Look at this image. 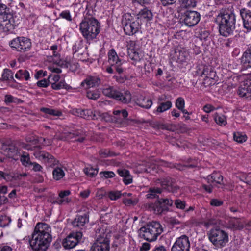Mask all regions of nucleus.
Instances as JSON below:
<instances>
[{"mask_svg":"<svg viewBox=\"0 0 251 251\" xmlns=\"http://www.w3.org/2000/svg\"><path fill=\"white\" fill-rule=\"evenodd\" d=\"M219 33L224 37L233 34L236 29V15L233 6H225L218 12L214 20Z\"/></svg>","mask_w":251,"mask_h":251,"instance_id":"obj_1","label":"nucleus"},{"mask_svg":"<svg viewBox=\"0 0 251 251\" xmlns=\"http://www.w3.org/2000/svg\"><path fill=\"white\" fill-rule=\"evenodd\" d=\"M29 243L32 251H46L52 240L50 227L47 224L38 223L36 225Z\"/></svg>","mask_w":251,"mask_h":251,"instance_id":"obj_2","label":"nucleus"},{"mask_svg":"<svg viewBox=\"0 0 251 251\" xmlns=\"http://www.w3.org/2000/svg\"><path fill=\"white\" fill-rule=\"evenodd\" d=\"M80 30L87 41L96 38L100 32V24L93 17H85L80 24Z\"/></svg>","mask_w":251,"mask_h":251,"instance_id":"obj_3","label":"nucleus"},{"mask_svg":"<svg viewBox=\"0 0 251 251\" xmlns=\"http://www.w3.org/2000/svg\"><path fill=\"white\" fill-rule=\"evenodd\" d=\"M163 232L160 224L156 221H152L142 226L138 230L139 236L149 242L154 241Z\"/></svg>","mask_w":251,"mask_h":251,"instance_id":"obj_4","label":"nucleus"},{"mask_svg":"<svg viewBox=\"0 0 251 251\" xmlns=\"http://www.w3.org/2000/svg\"><path fill=\"white\" fill-rule=\"evenodd\" d=\"M207 235L210 241L217 248L226 246L229 241L228 233L218 227L211 229Z\"/></svg>","mask_w":251,"mask_h":251,"instance_id":"obj_5","label":"nucleus"},{"mask_svg":"<svg viewBox=\"0 0 251 251\" xmlns=\"http://www.w3.org/2000/svg\"><path fill=\"white\" fill-rule=\"evenodd\" d=\"M173 201L168 198H160L156 200L154 203H147L145 207L150 210L153 211L156 214H165L169 211V207L173 206Z\"/></svg>","mask_w":251,"mask_h":251,"instance_id":"obj_6","label":"nucleus"},{"mask_svg":"<svg viewBox=\"0 0 251 251\" xmlns=\"http://www.w3.org/2000/svg\"><path fill=\"white\" fill-rule=\"evenodd\" d=\"M12 15L9 8L0 2V28L4 31H9L14 29Z\"/></svg>","mask_w":251,"mask_h":251,"instance_id":"obj_7","label":"nucleus"},{"mask_svg":"<svg viewBox=\"0 0 251 251\" xmlns=\"http://www.w3.org/2000/svg\"><path fill=\"white\" fill-rule=\"evenodd\" d=\"M108 56L109 66L106 68V72L109 74H113L115 70L119 74L123 73L124 71V61L119 58L114 49H112L109 51Z\"/></svg>","mask_w":251,"mask_h":251,"instance_id":"obj_8","label":"nucleus"},{"mask_svg":"<svg viewBox=\"0 0 251 251\" xmlns=\"http://www.w3.org/2000/svg\"><path fill=\"white\" fill-rule=\"evenodd\" d=\"M122 22L124 30L126 35H132L135 34L141 27L139 20H133L131 15L128 13L123 16Z\"/></svg>","mask_w":251,"mask_h":251,"instance_id":"obj_9","label":"nucleus"},{"mask_svg":"<svg viewBox=\"0 0 251 251\" xmlns=\"http://www.w3.org/2000/svg\"><path fill=\"white\" fill-rule=\"evenodd\" d=\"M102 93L105 96L119 100L123 103H128L131 100V95L129 91H126L123 94L111 86L103 88Z\"/></svg>","mask_w":251,"mask_h":251,"instance_id":"obj_10","label":"nucleus"},{"mask_svg":"<svg viewBox=\"0 0 251 251\" xmlns=\"http://www.w3.org/2000/svg\"><path fill=\"white\" fill-rule=\"evenodd\" d=\"M9 45L13 50L20 52L28 51L32 47L31 40L23 36L14 38L9 42Z\"/></svg>","mask_w":251,"mask_h":251,"instance_id":"obj_11","label":"nucleus"},{"mask_svg":"<svg viewBox=\"0 0 251 251\" xmlns=\"http://www.w3.org/2000/svg\"><path fill=\"white\" fill-rule=\"evenodd\" d=\"M181 19L185 25L188 27H193L199 22L201 15L196 11L186 10L181 13Z\"/></svg>","mask_w":251,"mask_h":251,"instance_id":"obj_12","label":"nucleus"},{"mask_svg":"<svg viewBox=\"0 0 251 251\" xmlns=\"http://www.w3.org/2000/svg\"><path fill=\"white\" fill-rule=\"evenodd\" d=\"M86 132L83 130L64 128V139L65 138V140H68L74 138V141L83 143L86 140Z\"/></svg>","mask_w":251,"mask_h":251,"instance_id":"obj_13","label":"nucleus"},{"mask_svg":"<svg viewBox=\"0 0 251 251\" xmlns=\"http://www.w3.org/2000/svg\"><path fill=\"white\" fill-rule=\"evenodd\" d=\"M34 155L45 163L48 167H53L57 164L58 161L56 160L54 156L45 151H35Z\"/></svg>","mask_w":251,"mask_h":251,"instance_id":"obj_14","label":"nucleus"},{"mask_svg":"<svg viewBox=\"0 0 251 251\" xmlns=\"http://www.w3.org/2000/svg\"><path fill=\"white\" fill-rule=\"evenodd\" d=\"M190 248L189 237L183 235L176 239L171 248V251H189Z\"/></svg>","mask_w":251,"mask_h":251,"instance_id":"obj_15","label":"nucleus"},{"mask_svg":"<svg viewBox=\"0 0 251 251\" xmlns=\"http://www.w3.org/2000/svg\"><path fill=\"white\" fill-rule=\"evenodd\" d=\"M82 237L81 232L71 233L65 239H64V249H71L75 247L80 241Z\"/></svg>","mask_w":251,"mask_h":251,"instance_id":"obj_16","label":"nucleus"},{"mask_svg":"<svg viewBox=\"0 0 251 251\" xmlns=\"http://www.w3.org/2000/svg\"><path fill=\"white\" fill-rule=\"evenodd\" d=\"M105 229L99 226L96 229L97 240L94 244L103 245L107 244L110 247V239L111 235L104 232Z\"/></svg>","mask_w":251,"mask_h":251,"instance_id":"obj_17","label":"nucleus"},{"mask_svg":"<svg viewBox=\"0 0 251 251\" xmlns=\"http://www.w3.org/2000/svg\"><path fill=\"white\" fill-rule=\"evenodd\" d=\"M72 113L87 120L97 119L98 115H99V112L91 109H75L72 110Z\"/></svg>","mask_w":251,"mask_h":251,"instance_id":"obj_18","label":"nucleus"},{"mask_svg":"<svg viewBox=\"0 0 251 251\" xmlns=\"http://www.w3.org/2000/svg\"><path fill=\"white\" fill-rule=\"evenodd\" d=\"M189 53L186 50L180 47H178L175 49L173 55V59L180 63L185 62L188 59Z\"/></svg>","mask_w":251,"mask_h":251,"instance_id":"obj_19","label":"nucleus"},{"mask_svg":"<svg viewBox=\"0 0 251 251\" xmlns=\"http://www.w3.org/2000/svg\"><path fill=\"white\" fill-rule=\"evenodd\" d=\"M160 184L163 189L173 193L176 192L179 189V187L175 183L174 180L171 177L162 179Z\"/></svg>","mask_w":251,"mask_h":251,"instance_id":"obj_20","label":"nucleus"},{"mask_svg":"<svg viewBox=\"0 0 251 251\" xmlns=\"http://www.w3.org/2000/svg\"><path fill=\"white\" fill-rule=\"evenodd\" d=\"M240 15L243 20V26L248 30H251V11L246 8L240 10Z\"/></svg>","mask_w":251,"mask_h":251,"instance_id":"obj_21","label":"nucleus"},{"mask_svg":"<svg viewBox=\"0 0 251 251\" xmlns=\"http://www.w3.org/2000/svg\"><path fill=\"white\" fill-rule=\"evenodd\" d=\"M238 94L241 97L248 98L251 97V79L247 80L240 85Z\"/></svg>","mask_w":251,"mask_h":251,"instance_id":"obj_22","label":"nucleus"},{"mask_svg":"<svg viewBox=\"0 0 251 251\" xmlns=\"http://www.w3.org/2000/svg\"><path fill=\"white\" fill-rule=\"evenodd\" d=\"M89 222V216L87 214L82 215H77L72 222L74 227L82 228Z\"/></svg>","mask_w":251,"mask_h":251,"instance_id":"obj_23","label":"nucleus"},{"mask_svg":"<svg viewBox=\"0 0 251 251\" xmlns=\"http://www.w3.org/2000/svg\"><path fill=\"white\" fill-rule=\"evenodd\" d=\"M202 74L205 76L204 78V84L207 83L206 81L208 80H212V82H210L209 84H214V79L216 76V73L211 68H204Z\"/></svg>","mask_w":251,"mask_h":251,"instance_id":"obj_24","label":"nucleus"},{"mask_svg":"<svg viewBox=\"0 0 251 251\" xmlns=\"http://www.w3.org/2000/svg\"><path fill=\"white\" fill-rule=\"evenodd\" d=\"M100 83V78L94 77L89 76L86 78L83 82H81V85L84 87L85 84L86 85V89L90 87H93L98 86Z\"/></svg>","mask_w":251,"mask_h":251,"instance_id":"obj_25","label":"nucleus"},{"mask_svg":"<svg viewBox=\"0 0 251 251\" xmlns=\"http://www.w3.org/2000/svg\"><path fill=\"white\" fill-rule=\"evenodd\" d=\"M117 173L121 177H123V181L125 184L128 185L132 182V177L128 170L119 169L117 170Z\"/></svg>","mask_w":251,"mask_h":251,"instance_id":"obj_26","label":"nucleus"},{"mask_svg":"<svg viewBox=\"0 0 251 251\" xmlns=\"http://www.w3.org/2000/svg\"><path fill=\"white\" fill-rule=\"evenodd\" d=\"M162 192V189L158 187H151L147 192L146 197L148 199H159L158 195Z\"/></svg>","mask_w":251,"mask_h":251,"instance_id":"obj_27","label":"nucleus"},{"mask_svg":"<svg viewBox=\"0 0 251 251\" xmlns=\"http://www.w3.org/2000/svg\"><path fill=\"white\" fill-rule=\"evenodd\" d=\"M241 62L243 64H247V66L251 68V45L248 46L243 52Z\"/></svg>","mask_w":251,"mask_h":251,"instance_id":"obj_28","label":"nucleus"},{"mask_svg":"<svg viewBox=\"0 0 251 251\" xmlns=\"http://www.w3.org/2000/svg\"><path fill=\"white\" fill-rule=\"evenodd\" d=\"M137 104L140 107L149 109L152 105V102L149 98L141 96L137 99Z\"/></svg>","mask_w":251,"mask_h":251,"instance_id":"obj_29","label":"nucleus"},{"mask_svg":"<svg viewBox=\"0 0 251 251\" xmlns=\"http://www.w3.org/2000/svg\"><path fill=\"white\" fill-rule=\"evenodd\" d=\"M207 180L209 183L216 182L218 184H221L223 181V176L220 173H213L207 176Z\"/></svg>","mask_w":251,"mask_h":251,"instance_id":"obj_30","label":"nucleus"},{"mask_svg":"<svg viewBox=\"0 0 251 251\" xmlns=\"http://www.w3.org/2000/svg\"><path fill=\"white\" fill-rule=\"evenodd\" d=\"M5 151H7V155L8 157L14 159V160H17L16 157L18 153L17 150L14 146H9L6 147Z\"/></svg>","mask_w":251,"mask_h":251,"instance_id":"obj_31","label":"nucleus"},{"mask_svg":"<svg viewBox=\"0 0 251 251\" xmlns=\"http://www.w3.org/2000/svg\"><path fill=\"white\" fill-rule=\"evenodd\" d=\"M10 80H14L13 77V73L8 69H4L2 74V80L8 81Z\"/></svg>","mask_w":251,"mask_h":251,"instance_id":"obj_32","label":"nucleus"},{"mask_svg":"<svg viewBox=\"0 0 251 251\" xmlns=\"http://www.w3.org/2000/svg\"><path fill=\"white\" fill-rule=\"evenodd\" d=\"M171 106L172 103L170 101H167L165 102H161L157 108L156 111L157 112L162 113L170 108Z\"/></svg>","mask_w":251,"mask_h":251,"instance_id":"obj_33","label":"nucleus"},{"mask_svg":"<svg viewBox=\"0 0 251 251\" xmlns=\"http://www.w3.org/2000/svg\"><path fill=\"white\" fill-rule=\"evenodd\" d=\"M40 110L44 113L50 115L59 116L62 115L61 111L49 108L42 107L40 109Z\"/></svg>","mask_w":251,"mask_h":251,"instance_id":"obj_34","label":"nucleus"},{"mask_svg":"<svg viewBox=\"0 0 251 251\" xmlns=\"http://www.w3.org/2000/svg\"><path fill=\"white\" fill-rule=\"evenodd\" d=\"M20 161L25 167H30L32 163L29 154L25 152L21 156Z\"/></svg>","mask_w":251,"mask_h":251,"instance_id":"obj_35","label":"nucleus"},{"mask_svg":"<svg viewBox=\"0 0 251 251\" xmlns=\"http://www.w3.org/2000/svg\"><path fill=\"white\" fill-rule=\"evenodd\" d=\"M139 15L141 18L146 19L148 21H150L152 18V14L151 10L146 8H144L141 10L139 13Z\"/></svg>","mask_w":251,"mask_h":251,"instance_id":"obj_36","label":"nucleus"},{"mask_svg":"<svg viewBox=\"0 0 251 251\" xmlns=\"http://www.w3.org/2000/svg\"><path fill=\"white\" fill-rule=\"evenodd\" d=\"M214 120L217 124L221 126H225L227 124L226 118L223 115H216L215 116Z\"/></svg>","mask_w":251,"mask_h":251,"instance_id":"obj_37","label":"nucleus"},{"mask_svg":"<svg viewBox=\"0 0 251 251\" xmlns=\"http://www.w3.org/2000/svg\"><path fill=\"white\" fill-rule=\"evenodd\" d=\"M110 247L106 245H98L94 244L92 247V251H109Z\"/></svg>","mask_w":251,"mask_h":251,"instance_id":"obj_38","label":"nucleus"},{"mask_svg":"<svg viewBox=\"0 0 251 251\" xmlns=\"http://www.w3.org/2000/svg\"><path fill=\"white\" fill-rule=\"evenodd\" d=\"M11 221V218L6 215H0V227H5L8 226Z\"/></svg>","mask_w":251,"mask_h":251,"instance_id":"obj_39","label":"nucleus"},{"mask_svg":"<svg viewBox=\"0 0 251 251\" xmlns=\"http://www.w3.org/2000/svg\"><path fill=\"white\" fill-rule=\"evenodd\" d=\"M181 5L184 8L194 7L196 6L195 0H180Z\"/></svg>","mask_w":251,"mask_h":251,"instance_id":"obj_40","label":"nucleus"},{"mask_svg":"<svg viewBox=\"0 0 251 251\" xmlns=\"http://www.w3.org/2000/svg\"><path fill=\"white\" fill-rule=\"evenodd\" d=\"M53 178L58 180L63 177V170L61 168L56 167L52 172Z\"/></svg>","mask_w":251,"mask_h":251,"instance_id":"obj_41","label":"nucleus"},{"mask_svg":"<svg viewBox=\"0 0 251 251\" xmlns=\"http://www.w3.org/2000/svg\"><path fill=\"white\" fill-rule=\"evenodd\" d=\"M84 172L86 175L93 177L97 175L98 173V169L97 168H93L92 167H87L84 169Z\"/></svg>","mask_w":251,"mask_h":251,"instance_id":"obj_42","label":"nucleus"},{"mask_svg":"<svg viewBox=\"0 0 251 251\" xmlns=\"http://www.w3.org/2000/svg\"><path fill=\"white\" fill-rule=\"evenodd\" d=\"M174 204L177 208L181 210H184L186 206V201L179 199L174 201Z\"/></svg>","mask_w":251,"mask_h":251,"instance_id":"obj_43","label":"nucleus"},{"mask_svg":"<svg viewBox=\"0 0 251 251\" xmlns=\"http://www.w3.org/2000/svg\"><path fill=\"white\" fill-rule=\"evenodd\" d=\"M234 140L238 143H243L247 140V136L240 132H235L233 135Z\"/></svg>","mask_w":251,"mask_h":251,"instance_id":"obj_44","label":"nucleus"},{"mask_svg":"<svg viewBox=\"0 0 251 251\" xmlns=\"http://www.w3.org/2000/svg\"><path fill=\"white\" fill-rule=\"evenodd\" d=\"M128 55L131 60L135 61H138L141 59L139 53L133 49H131L128 51Z\"/></svg>","mask_w":251,"mask_h":251,"instance_id":"obj_45","label":"nucleus"},{"mask_svg":"<svg viewBox=\"0 0 251 251\" xmlns=\"http://www.w3.org/2000/svg\"><path fill=\"white\" fill-rule=\"evenodd\" d=\"M175 105L179 110H182L183 108H184L185 106V101L184 99L182 97L178 98L176 101Z\"/></svg>","mask_w":251,"mask_h":251,"instance_id":"obj_46","label":"nucleus"},{"mask_svg":"<svg viewBox=\"0 0 251 251\" xmlns=\"http://www.w3.org/2000/svg\"><path fill=\"white\" fill-rule=\"evenodd\" d=\"M121 196L120 191H110L108 193V197L111 200H116Z\"/></svg>","mask_w":251,"mask_h":251,"instance_id":"obj_47","label":"nucleus"},{"mask_svg":"<svg viewBox=\"0 0 251 251\" xmlns=\"http://www.w3.org/2000/svg\"><path fill=\"white\" fill-rule=\"evenodd\" d=\"M101 177L105 178H112L115 176V174L112 171H103L100 173Z\"/></svg>","mask_w":251,"mask_h":251,"instance_id":"obj_48","label":"nucleus"},{"mask_svg":"<svg viewBox=\"0 0 251 251\" xmlns=\"http://www.w3.org/2000/svg\"><path fill=\"white\" fill-rule=\"evenodd\" d=\"M87 97L89 99L96 100L100 97V95L97 92L90 91L87 92Z\"/></svg>","mask_w":251,"mask_h":251,"instance_id":"obj_49","label":"nucleus"},{"mask_svg":"<svg viewBox=\"0 0 251 251\" xmlns=\"http://www.w3.org/2000/svg\"><path fill=\"white\" fill-rule=\"evenodd\" d=\"M19 73L22 78H24L25 80H28L30 78V75L29 72L26 70H20Z\"/></svg>","mask_w":251,"mask_h":251,"instance_id":"obj_50","label":"nucleus"},{"mask_svg":"<svg viewBox=\"0 0 251 251\" xmlns=\"http://www.w3.org/2000/svg\"><path fill=\"white\" fill-rule=\"evenodd\" d=\"M59 198H57L56 199H53L52 201H51V202L52 203H57V204H58L59 205L62 204V203L63 202V200H62V198H63V191H61L59 192Z\"/></svg>","mask_w":251,"mask_h":251,"instance_id":"obj_51","label":"nucleus"},{"mask_svg":"<svg viewBox=\"0 0 251 251\" xmlns=\"http://www.w3.org/2000/svg\"><path fill=\"white\" fill-rule=\"evenodd\" d=\"M210 203L212 206H220L223 204V201L216 199H213L210 201Z\"/></svg>","mask_w":251,"mask_h":251,"instance_id":"obj_52","label":"nucleus"},{"mask_svg":"<svg viewBox=\"0 0 251 251\" xmlns=\"http://www.w3.org/2000/svg\"><path fill=\"white\" fill-rule=\"evenodd\" d=\"M37 85L38 87L46 88L49 86V81H47L46 79H44L40 81H38L37 83Z\"/></svg>","mask_w":251,"mask_h":251,"instance_id":"obj_53","label":"nucleus"},{"mask_svg":"<svg viewBox=\"0 0 251 251\" xmlns=\"http://www.w3.org/2000/svg\"><path fill=\"white\" fill-rule=\"evenodd\" d=\"M160 1L162 5L167 6L175 3L176 0H160Z\"/></svg>","mask_w":251,"mask_h":251,"instance_id":"obj_54","label":"nucleus"},{"mask_svg":"<svg viewBox=\"0 0 251 251\" xmlns=\"http://www.w3.org/2000/svg\"><path fill=\"white\" fill-rule=\"evenodd\" d=\"M123 202L126 205H134L137 203V201H133L131 199L126 198L123 199Z\"/></svg>","mask_w":251,"mask_h":251,"instance_id":"obj_55","label":"nucleus"},{"mask_svg":"<svg viewBox=\"0 0 251 251\" xmlns=\"http://www.w3.org/2000/svg\"><path fill=\"white\" fill-rule=\"evenodd\" d=\"M30 166H33L32 169L35 171H40L42 169V167L36 162H32Z\"/></svg>","mask_w":251,"mask_h":251,"instance_id":"obj_56","label":"nucleus"},{"mask_svg":"<svg viewBox=\"0 0 251 251\" xmlns=\"http://www.w3.org/2000/svg\"><path fill=\"white\" fill-rule=\"evenodd\" d=\"M47 75V72H44L43 70L38 71L35 75V77L38 79L42 76H45Z\"/></svg>","mask_w":251,"mask_h":251,"instance_id":"obj_57","label":"nucleus"},{"mask_svg":"<svg viewBox=\"0 0 251 251\" xmlns=\"http://www.w3.org/2000/svg\"><path fill=\"white\" fill-rule=\"evenodd\" d=\"M151 247V245L149 243H144L142 244V246L140 247L141 251H148Z\"/></svg>","mask_w":251,"mask_h":251,"instance_id":"obj_58","label":"nucleus"},{"mask_svg":"<svg viewBox=\"0 0 251 251\" xmlns=\"http://www.w3.org/2000/svg\"><path fill=\"white\" fill-rule=\"evenodd\" d=\"M100 155L102 157H106L109 156H111L110 152L109 151L107 150H101L99 152Z\"/></svg>","mask_w":251,"mask_h":251,"instance_id":"obj_59","label":"nucleus"},{"mask_svg":"<svg viewBox=\"0 0 251 251\" xmlns=\"http://www.w3.org/2000/svg\"><path fill=\"white\" fill-rule=\"evenodd\" d=\"M169 222L171 225L173 226L179 225L180 224V222L178 220L174 217H171L169 220Z\"/></svg>","mask_w":251,"mask_h":251,"instance_id":"obj_60","label":"nucleus"},{"mask_svg":"<svg viewBox=\"0 0 251 251\" xmlns=\"http://www.w3.org/2000/svg\"><path fill=\"white\" fill-rule=\"evenodd\" d=\"M132 1L133 2H137L141 5H145L150 3V0H132Z\"/></svg>","mask_w":251,"mask_h":251,"instance_id":"obj_61","label":"nucleus"},{"mask_svg":"<svg viewBox=\"0 0 251 251\" xmlns=\"http://www.w3.org/2000/svg\"><path fill=\"white\" fill-rule=\"evenodd\" d=\"M62 245H63V241L61 239H58L54 243L53 246L55 249H59L61 248Z\"/></svg>","mask_w":251,"mask_h":251,"instance_id":"obj_62","label":"nucleus"},{"mask_svg":"<svg viewBox=\"0 0 251 251\" xmlns=\"http://www.w3.org/2000/svg\"><path fill=\"white\" fill-rule=\"evenodd\" d=\"M203 110L206 113H209L214 109V107L210 104L205 105L203 107Z\"/></svg>","mask_w":251,"mask_h":251,"instance_id":"obj_63","label":"nucleus"},{"mask_svg":"<svg viewBox=\"0 0 251 251\" xmlns=\"http://www.w3.org/2000/svg\"><path fill=\"white\" fill-rule=\"evenodd\" d=\"M64 19H66L69 21H71L72 20V17L69 11H64Z\"/></svg>","mask_w":251,"mask_h":251,"instance_id":"obj_64","label":"nucleus"}]
</instances>
